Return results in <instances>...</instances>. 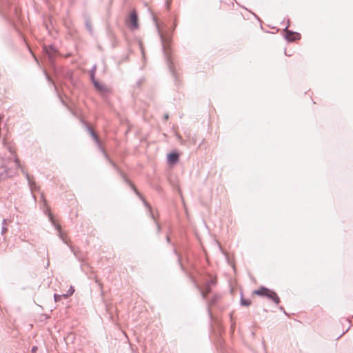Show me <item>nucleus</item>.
Here are the masks:
<instances>
[{
	"label": "nucleus",
	"instance_id": "nucleus-1",
	"mask_svg": "<svg viewBox=\"0 0 353 353\" xmlns=\"http://www.w3.org/2000/svg\"><path fill=\"white\" fill-rule=\"evenodd\" d=\"M154 22L156 25L157 30L158 31L159 35L160 37L163 50L164 52L165 57L166 59L168 67L170 70L174 73L173 68H172V63L171 61V58L170 57V48H169V41L168 39L163 35L162 32V27L164 26L163 23H159L157 19V17L154 16L153 17Z\"/></svg>",
	"mask_w": 353,
	"mask_h": 353
},
{
	"label": "nucleus",
	"instance_id": "nucleus-2",
	"mask_svg": "<svg viewBox=\"0 0 353 353\" xmlns=\"http://www.w3.org/2000/svg\"><path fill=\"white\" fill-rule=\"evenodd\" d=\"M46 212L48 214L50 221L52 223V224L54 226V228L57 230L59 238L62 240V241L64 243L69 245L68 238L67 237L66 234H65L63 233V232L62 231L61 225L56 223L55 220L54 219L53 215L50 212V209L48 207H47V210H46Z\"/></svg>",
	"mask_w": 353,
	"mask_h": 353
},
{
	"label": "nucleus",
	"instance_id": "nucleus-3",
	"mask_svg": "<svg viewBox=\"0 0 353 353\" xmlns=\"http://www.w3.org/2000/svg\"><path fill=\"white\" fill-rule=\"evenodd\" d=\"M216 279H210L206 281L203 288H201L199 285H196V288L200 292L203 300H207V296L211 292L212 286L216 284Z\"/></svg>",
	"mask_w": 353,
	"mask_h": 353
},
{
	"label": "nucleus",
	"instance_id": "nucleus-4",
	"mask_svg": "<svg viewBox=\"0 0 353 353\" xmlns=\"http://www.w3.org/2000/svg\"><path fill=\"white\" fill-rule=\"evenodd\" d=\"M122 174V176L123 177V179H125V182L128 183L130 185V187L134 190L135 194L141 199V200L143 201L144 205L148 209L151 218L155 221V217L152 211V207L150 206V205L147 202V201L144 199V197L141 194V193L138 191V190L136 188V187L128 180V179L125 177L124 174Z\"/></svg>",
	"mask_w": 353,
	"mask_h": 353
},
{
	"label": "nucleus",
	"instance_id": "nucleus-5",
	"mask_svg": "<svg viewBox=\"0 0 353 353\" xmlns=\"http://www.w3.org/2000/svg\"><path fill=\"white\" fill-rule=\"evenodd\" d=\"M126 26L132 30H137L139 27L138 22V16L135 10H133L129 17L125 21Z\"/></svg>",
	"mask_w": 353,
	"mask_h": 353
},
{
	"label": "nucleus",
	"instance_id": "nucleus-6",
	"mask_svg": "<svg viewBox=\"0 0 353 353\" xmlns=\"http://www.w3.org/2000/svg\"><path fill=\"white\" fill-rule=\"evenodd\" d=\"M5 159L0 157V180L12 176V173L5 166Z\"/></svg>",
	"mask_w": 353,
	"mask_h": 353
},
{
	"label": "nucleus",
	"instance_id": "nucleus-7",
	"mask_svg": "<svg viewBox=\"0 0 353 353\" xmlns=\"http://www.w3.org/2000/svg\"><path fill=\"white\" fill-rule=\"evenodd\" d=\"M285 39L289 41H294L296 40L300 39L301 38L300 34L288 30V27L285 28Z\"/></svg>",
	"mask_w": 353,
	"mask_h": 353
},
{
	"label": "nucleus",
	"instance_id": "nucleus-8",
	"mask_svg": "<svg viewBox=\"0 0 353 353\" xmlns=\"http://www.w3.org/2000/svg\"><path fill=\"white\" fill-rule=\"evenodd\" d=\"M94 88L103 95L105 96L109 92V89L103 83H99V81H94L92 82Z\"/></svg>",
	"mask_w": 353,
	"mask_h": 353
},
{
	"label": "nucleus",
	"instance_id": "nucleus-9",
	"mask_svg": "<svg viewBox=\"0 0 353 353\" xmlns=\"http://www.w3.org/2000/svg\"><path fill=\"white\" fill-rule=\"evenodd\" d=\"M14 162H15L16 166L17 168H20L21 169L22 172L25 174V175L26 176V179H27V180L28 181L29 185H30L31 190H33V187L35 186V183L32 181V179H31L30 176L28 174V173L25 172L23 170V169L21 168V164H20V161H19V160L17 158H16L14 159Z\"/></svg>",
	"mask_w": 353,
	"mask_h": 353
},
{
	"label": "nucleus",
	"instance_id": "nucleus-10",
	"mask_svg": "<svg viewBox=\"0 0 353 353\" xmlns=\"http://www.w3.org/2000/svg\"><path fill=\"white\" fill-rule=\"evenodd\" d=\"M266 297L272 300L276 304H278L280 302V299L277 294L274 291L270 290L269 289L268 290Z\"/></svg>",
	"mask_w": 353,
	"mask_h": 353
},
{
	"label": "nucleus",
	"instance_id": "nucleus-11",
	"mask_svg": "<svg viewBox=\"0 0 353 353\" xmlns=\"http://www.w3.org/2000/svg\"><path fill=\"white\" fill-rule=\"evenodd\" d=\"M221 298V296L218 294H214V296H212V298L208 302V312L209 314H211V312H210V307L215 305L217 301L220 299Z\"/></svg>",
	"mask_w": 353,
	"mask_h": 353
},
{
	"label": "nucleus",
	"instance_id": "nucleus-12",
	"mask_svg": "<svg viewBox=\"0 0 353 353\" xmlns=\"http://www.w3.org/2000/svg\"><path fill=\"white\" fill-rule=\"evenodd\" d=\"M179 154L176 152H172L168 156V161L170 164H175L179 160Z\"/></svg>",
	"mask_w": 353,
	"mask_h": 353
},
{
	"label": "nucleus",
	"instance_id": "nucleus-13",
	"mask_svg": "<svg viewBox=\"0 0 353 353\" xmlns=\"http://www.w3.org/2000/svg\"><path fill=\"white\" fill-rule=\"evenodd\" d=\"M87 130L91 135V137L93 138V139L95 141L96 143L101 147V141L98 137V136L96 134V133L94 132V130L92 129V128L89 125L86 126Z\"/></svg>",
	"mask_w": 353,
	"mask_h": 353
},
{
	"label": "nucleus",
	"instance_id": "nucleus-14",
	"mask_svg": "<svg viewBox=\"0 0 353 353\" xmlns=\"http://www.w3.org/2000/svg\"><path fill=\"white\" fill-rule=\"evenodd\" d=\"M268 289L265 287H261L259 290H255L254 293L259 296H266V294L268 293Z\"/></svg>",
	"mask_w": 353,
	"mask_h": 353
},
{
	"label": "nucleus",
	"instance_id": "nucleus-15",
	"mask_svg": "<svg viewBox=\"0 0 353 353\" xmlns=\"http://www.w3.org/2000/svg\"><path fill=\"white\" fill-rule=\"evenodd\" d=\"M96 70H97V65H94L90 72V79H91L92 82H93L94 81H96V79H95Z\"/></svg>",
	"mask_w": 353,
	"mask_h": 353
},
{
	"label": "nucleus",
	"instance_id": "nucleus-16",
	"mask_svg": "<svg viewBox=\"0 0 353 353\" xmlns=\"http://www.w3.org/2000/svg\"><path fill=\"white\" fill-rule=\"evenodd\" d=\"M241 303L242 305L249 306L251 304V301L249 299H245L243 298V296H241Z\"/></svg>",
	"mask_w": 353,
	"mask_h": 353
},
{
	"label": "nucleus",
	"instance_id": "nucleus-17",
	"mask_svg": "<svg viewBox=\"0 0 353 353\" xmlns=\"http://www.w3.org/2000/svg\"><path fill=\"white\" fill-rule=\"evenodd\" d=\"M74 292V288L71 286L70 288L69 289V290L68 291V293L67 294H63V297L64 298H67L69 296H71Z\"/></svg>",
	"mask_w": 353,
	"mask_h": 353
},
{
	"label": "nucleus",
	"instance_id": "nucleus-18",
	"mask_svg": "<svg viewBox=\"0 0 353 353\" xmlns=\"http://www.w3.org/2000/svg\"><path fill=\"white\" fill-rule=\"evenodd\" d=\"M62 297H63V294L59 295V294H55L54 295V301L58 302V301H61Z\"/></svg>",
	"mask_w": 353,
	"mask_h": 353
},
{
	"label": "nucleus",
	"instance_id": "nucleus-19",
	"mask_svg": "<svg viewBox=\"0 0 353 353\" xmlns=\"http://www.w3.org/2000/svg\"><path fill=\"white\" fill-rule=\"evenodd\" d=\"M105 157L108 159V161L110 162V163L112 164V165L113 166V168H114V169H116V170H119V169H118V168H117V165H116V164H115L112 161H111V160L109 159V157H108V154L105 153Z\"/></svg>",
	"mask_w": 353,
	"mask_h": 353
},
{
	"label": "nucleus",
	"instance_id": "nucleus-20",
	"mask_svg": "<svg viewBox=\"0 0 353 353\" xmlns=\"http://www.w3.org/2000/svg\"><path fill=\"white\" fill-rule=\"evenodd\" d=\"M8 231L6 226L2 225L1 227V234L3 235Z\"/></svg>",
	"mask_w": 353,
	"mask_h": 353
},
{
	"label": "nucleus",
	"instance_id": "nucleus-21",
	"mask_svg": "<svg viewBox=\"0 0 353 353\" xmlns=\"http://www.w3.org/2000/svg\"><path fill=\"white\" fill-rule=\"evenodd\" d=\"M45 50L47 54H48V56H49V58L51 59H52V54H51V53L49 52L48 49L47 47H45Z\"/></svg>",
	"mask_w": 353,
	"mask_h": 353
},
{
	"label": "nucleus",
	"instance_id": "nucleus-22",
	"mask_svg": "<svg viewBox=\"0 0 353 353\" xmlns=\"http://www.w3.org/2000/svg\"><path fill=\"white\" fill-rule=\"evenodd\" d=\"M37 346H33V347H32L31 352H32V353H35V352H37Z\"/></svg>",
	"mask_w": 353,
	"mask_h": 353
},
{
	"label": "nucleus",
	"instance_id": "nucleus-23",
	"mask_svg": "<svg viewBox=\"0 0 353 353\" xmlns=\"http://www.w3.org/2000/svg\"><path fill=\"white\" fill-rule=\"evenodd\" d=\"M176 136H177V138H178L179 141L181 143H183V139H182L181 136V135H179V134H177Z\"/></svg>",
	"mask_w": 353,
	"mask_h": 353
},
{
	"label": "nucleus",
	"instance_id": "nucleus-24",
	"mask_svg": "<svg viewBox=\"0 0 353 353\" xmlns=\"http://www.w3.org/2000/svg\"><path fill=\"white\" fill-rule=\"evenodd\" d=\"M157 223V231L159 233L161 230V225L158 223Z\"/></svg>",
	"mask_w": 353,
	"mask_h": 353
},
{
	"label": "nucleus",
	"instance_id": "nucleus-25",
	"mask_svg": "<svg viewBox=\"0 0 353 353\" xmlns=\"http://www.w3.org/2000/svg\"><path fill=\"white\" fill-rule=\"evenodd\" d=\"M6 225H7V220L4 219L2 221V225L6 226Z\"/></svg>",
	"mask_w": 353,
	"mask_h": 353
},
{
	"label": "nucleus",
	"instance_id": "nucleus-26",
	"mask_svg": "<svg viewBox=\"0 0 353 353\" xmlns=\"http://www.w3.org/2000/svg\"><path fill=\"white\" fill-rule=\"evenodd\" d=\"M166 241L168 243H170V236L168 235H167V236H166Z\"/></svg>",
	"mask_w": 353,
	"mask_h": 353
},
{
	"label": "nucleus",
	"instance_id": "nucleus-27",
	"mask_svg": "<svg viewBox=\"0 0 353 353\" xmlns=\"http://www.w3.org/2000/svg\"><path fill=\"white\" fill-rule=\"evenodd\" d=\"M168 118H169L168 114H165V115H164V119H165V120H168Z\"/></svg>",
	"mask_w": 353,
	"mask_h": 353
},
{
	"label": "nucleus",
	"instance_id": "nucleus-28",
	"mask_svg": "<svg viewBox=\"0 0 353 353\" xmlns=\"http://www.w3.org/2000/svg\"><path fill=\"white\" fill-rule=\"evenodd\" d=\"M50 49L53 51L54 52H55V50L54 49L53 46H50Z\"/></svg>",
	"mask_w": 353,
	"mask_h": 353
},
{
	"label": "nucleus",
	"instance_id": "nucleus-29",
	"mask_svg": "<svg viewBox=\"0 0 353 353\" xmlns=\"http://www.w3.org/2000/svg\"><path fill=\"white\" fill-rule=\"evenodd\" d=\"M174 253H175L177 256H179V255H178V253H177V251H176V249H174ZM178 257L179 258V256H178Z\"/></svg>",
	"mask_w": 353,
	"mask_h": 353
},
{
	"label": "nucleus",
	"instance_id": "nucleus-30",
	"mask_svg": "<svg viewBox=\"0 0 353 353\" xmlns=\"http://www.w3.org/2000/svg\"><path fill=\"white\" fill-rule=\"evenodd\" d=\"M70 248H71L72 251L74 252V254H75V252H74V249H73L71 246H70Z\"/></svg>",
	"mask_w": 353,
	"mask_h": 353
},
{
	"label": "nucleus",
	"instance_id": "nucleus-31",
	"mask_svg": "<svg viewBox=\"0 0 353 353\" xmlns=\"http://www.w3.org/2000/svg\"><path fill=\"white\" fill-rule=\"evenodd\" d=\"M43 201H44V205H46V200L43 199Z\"/></svg>",
	"mask_w": 353,
	"mask_h": 353
}]
</instances>
